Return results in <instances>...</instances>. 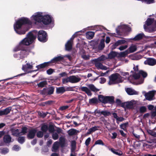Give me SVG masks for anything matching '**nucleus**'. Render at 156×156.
<instances>
[{"label":"nucleus","mask_w":156,"mask_h":156,"mask_svg":"<svg viewBox=\"0 0 156 156\" xmlns=\"http://www.w3.org/2000/svg\"><path fill=\"white\" fill-rule=\"evenodd\" d=\"M134 71V73L133 75V77L135 80H139L136 83V84H140L142 83L144 80V78L147 76V73L142 71L140 70L138 71V66H134L133 67Z\"/></svg>","instance_id":"nucleus-1"},{"label":"nucleus","mask_w":156,"mask_h":156,"mask_svg":"<svg viewBox=\"0 0 156 156\" xmlns=\"http://www.w3.org/2000/svg\"><path fill=\"white\" fill-rule=\"evenodd\" d=\"M26 23L31 24V22L26 18H22L16 21L14 26V30L16 32L20 34H24L25 33L26 31H18L16 30L20 28L22 25Z\"/></svg>","instance_id":"nucleus-2"},{"label":"nucleus","mask_w":156,"mask_h":156,"mask_svg":"<svg viewBox=\"0 0 156 156\" xmlns=\"http://www.w3.org/2000/svg\"><path fill=\"white\" fill-rule=\"evenodd\" d=\"M109 80L108 84L112 85L122 82L123 80L120 75L118 73L112 74L109 76Z\"/></svg>","instance_id":"nucleus-3"},{"label":"nucleus","mask_w":156,"mask_h":156,"mask_svg":"<svg viewBox=\"0 0 156 156\" xmlns=\"http://www.w3.org/2000/svg\"><path fill=\"white\" fill-rule=\"evenodd\" d=\"M36 38V37L32 33H30L28 34L27 37L25 38L20 42V45L21 44L22 46L23 45H29L33 42Z\"/></svg>","instance_id":"nucleus-4"},{"label":"nucleus","mask_w":156,"mask_h":156,"mask_svg":"<svg viewBox=\"0 0 156 156\" xmlns=\"http://www.w3.org/2000/svg\"><path fill=\"white\" fill-rule=\"evenodd\" d=\"M139 104V102L137 101L132 100L123 103L122 106L126 109H133L136 105Z\"/></svg>","instance_id":"nucleus-5"},{"label":"nucleus","mask_w":156,"mask_h":156,"mask_svg":"<svg viewBox=\"0 0 156 156\" xmlns=\"http://www.w3.org/2000/svg\"><path fill=\"white\" fill-rule=\"evenodd\" d=\"M80 80L81 78L78 76H72L63 79L62 82L64 83L69 82L72 83H76L80 81Z\"/></svg>","instance_id":"nucleus-6"},{"label":"nucleus","mask_w":156,"mask_h":156,"mask_svg":"<svg viewBox=\"0 0 156 156\" xmlns=\"http://www.w3.org/2000/svg\"><path fill=\"white\" fill-rule=\"evenodd\" d=\"M33 64L32 63V62H31L30 63H27L26 65H23L22 68V69L24 71V72H25V73L20 74L18 75L17 76L24 75L27 73H29L33 72V71H27V69H32L33 67V66L32 65Z\"/></svg>","instance_id":"nucleus-7"},{"label":"nucleus","mask_w":156,"mask_h":156,"mask_svg":"<svg viewBox=\"0 0 156 156\" xmlns=\"http://www.w3.org/2000/svg\"><path fill=\"white\" fill-rule=\"evenodd\" d=\"M43 16L42 13L37 12L32 16L31 19L35 22H42Z\"/></svg>","instance_id":"nucleus-8"},{"label":"nucleus","mask_w":156,"mask_h":156,"mask_svg":"<svg viewBox=\"0 0 156 156\" xmlns=\"http://www.w3.org/2000/svg\"><path fill=\"white\" fill-rule=\"evenodd\" d=\"M147 26H149L152 24V27L150 30V32H153L156 31V21H154L153 19H148L146 22Z\"/></svg>","instance_id":"nucleus-9"},{"label":"nucleus","mask_w":156,"mask_h":156,"mask_svg":"<svg viewBox=\"0 0 156 156\" xmlns=\"http://www.w3.org/2000/svg\"><path fill=\"white\" fill-rule=\"evenodd\" d=\"M46 36V33L44 31L41 30L39 31L38 38L39 41L46 42L47 41Z\"/></svg>","instance_id":"nucleus-10"},{"label":"nucleus","mask_w":156,"mask_h":156,"mask_svg":"<svg viewBox=\"0 0 156 156\" xmlns=\"http://www.w3.org/2000/svg\"><path fill=\"white\" fill-rule=\"evenodd\" d=\"M59 59H52L51 61L47 62H44L40 65L36 66V67L37 68V69L43 68L46 66H48L50 64H53L58 61Z\"/></svg>","instance_id":"nucleus-11"},{"label":"nucleus","mask_w":156,"mask_h":156,"mask_svg":"<svg viewBox=\"0 0 156 156\" xmlns=\"http://www.w3.org/2000/svg\"><path fill=\"white\" fill-rule=\"evenodd\" d=\"M155 91H150L149 92L145 94V96L146 99L149 101H151L154 99V95Z\"/></svg>","instance_id":"nucleus-12"},{"label":"nucleus","mask_w":156,"mask_h":156,"mask_svg":"<svg viewBox=\"0 0 156 156\" xmlns=\"http://www.w3.org/2000/svg\"><path fill=\"white\" fill-rule=\"evenodd\" d=\"M51 21V17L48 15H44L43 16L42 22L44 24H49Z\"/></svg>","instance_id":"nucleus-13"},{"label":"nucleus","mask_w":156,"mask_h":156,"mask_svg":"<svg viewBox=\"0 0 156 156\" xmlns=\"http://www.w3.org/2000/svg\"><path fill=\"white\" fill-rule=\"evenodd\" d=\"M144 63L145 65L152 66L156 64V60L155 59H147Z\"/></svg>","instance_id":"nucleus-14"},{"label":"nucleus","mask_w":156,"mask_h":156,"mask_svg":"<svg viewBox=\"0 0 156 156\" xmlns=\"http://www.w3.org/2000/svg\"><path fill=\"white\" fill-rule=\"evenodd\" d=\"M29 52V50L28 48L26 49H22L20 55L21 58H26Z\"/></svg>","instance_id":"nucleus-15"},{"label":"nucleus","mask_w":156,"mask_h":156,"mask_svg":"<svg viewBox=\"0 0 156 156\" xmlns=\"http://www.w3.org/2000/svg\"><path fill=\"white\" fill-rule=\"evenodd\" d=\"M126 90L128 94L129 95H137L138 92L130 88H128L126 89Z\"/></svg>","instance_id":"nucleus-16"},{"label":"nucleus","mask_w":156,"mask_h":156,"mask_svg":"<svg viewBox=\"0 0 156 156\" xmlns=\"http://www.w3.org/2000/svg\"><path fill=\"white\" fill-rule=\"evenodd\" d=\"M36 132V130L35 129H34L30 130L28 134L27 135L28 138L29 139L33 138L35 135Z\"/></svg>","instance_id":"nucleus-17"},{"label":"nucleus","mask_w":156,"mask_h":156,"mask_svg":"<svg viewBox=\"0 0 156 156\" xmlns=\"http://www.w3.org/2000/svg\"><path fill=\"white\" fill-rule=\"evenodd\" d=\"M72 41L70 39L65 44L66 49L69 51L71 49L72 47Z\"/></svg>","instance_id":"nucleus-18"},{"label":"nucleus","mask_w":156,"mask_h":156,"mask_svg":"<svg viewBox=\"0 0 156 156\" xmlns=\"http://www.w3.org/2000/svg\"><path fill=\"white\" fill-rule=\"evenodd\" d=\"M108 57L109 58H112L118 57V53L112 51L109 53L108 55Z\"/></svg>","instance_id":"nucleus-19"},{"label":"nucleus","mask_w":156,"mask_h":156,"mask_svg":"<svg viewBox=\"0 0 156 156\" xmlns=\"http://www.w3.org/2000/svg\"><path fill=\"white\" fill-rule=\"evenodd\" d=\"M126 42L124 40H118L113 45V48H115L117 46L125 43Z\"/></svg>","instance_id":"nucleus-20"},{"label":"nucleus","mask_w":156,"mask_h":156,"mask_svg":"<svg viewBox=\"0 0 156 156\" xmlns=\"http://www.w3.org/2000/svg\"><path fill=\"white\" fill-rule=\"evenodd\" d=\"M12 134L13 136H20V131L17 129H13L11 130Z\"/></svg>","instance_id":"nucleus-21"},{"label":"nucleus","mask_w":156,"mask_h":156,"mask_svg":"<svg viewBox=\"0 0 156 156\" xmlns=\"http://www.w3.org/2000/svg\"><path fill=\"white\" fill-rule=\"evenodd\" d=\"M81 90L86 93L88 96H91L92 94L90 90L87 87H82Z\"/></svg>","instance_id":"nucleus-22"},{"label":"nucleus","mask_w":156,"mask_h":156,"mask_svg":"<svg viewBox=\"0 0 156 156\" xmlns=\"http://www.w3.org/2000/svg\"><path fill=\"white\" fill-rule=\"evenodd\" d=\"M94 32L92 31H88L86 34L87 38L89 39H92L94 37Z\"/></svg>","instance_id":"nucleus-23"},{"label":"nucleus","mask_w":156,"mask_h":156,"mask_svg":"<svg viewBox=\"0 0 156 156\" xmlns=\"http://www.w3.org/2000/svg\"><path fill=\"white\" fill-rule=\"evenodd\" d=\"M137 49L136 46L134 44L131 45L127 50L129 53L133 52L136 51Z\"/></svg>","instance_id":"nucleus-24"},{"label":"nucleus","mask_w":156,"mask_h":156,"mask_svg":"<svg viewBox=\"0 0 156 156\" xmlns=\"http://www.w3.org/2000/svg\"><path fill=\"white\" fill-rule=\"evenodd\" d=\"M12 138L9 135H5L3 138L4 142L6 143H9L12 141Z\"/></svg>","instance_id":"nucleus-25"},{"label":"nucleus","mask_w":156,"mask_h":156,"mask_svg":"<svg viewBox=\"0 0 156 156\" xmlns=\"http://www.w3.org/2000/svg\"><path fill=\"white\" fill-rule=\"evenodd\" d=\"M95 66L101 69L106 70L107 69V68L103 66L101 63L100 62H97L95 63Z\"/></svg>","instance_id":"nucleus-26"},{"label":"nucleus","mask_w":156,"mask_h":156,"mask_svg":"<svg viewBox=\"0 0 156 156\" xmlns=\"http://www.w3.org/2000/svg\"><path fill=\"white\" fill-rule=\"evenodd\" d=\"M144 34L140 33L136 35L133 39V40L135 41H138L144 37Z\"/></svg>","instance_id":"nucleus-27"},{"label":"nucleus","mask_w":156,"mask_h":156,"mask_svg":"<svg viewBox=\"0 0 156 156\" xmlns=\"http://www.w3.org/2000/svg\"><path fill=\"white\" fill-rule=\"evenodd\" d=\"M59 146V143L58 142H56L53 144L52 151L53 152H55L58 149Z\"/></svg>","instance_id":"nucleus-28"},{"label":"nucleus","mask_w":156,"mask_h":156,"mask_svg":"<svg viewBox=\"0 0 156 156\" xmlns=\"http://www.w3.org/2000/svg\"><path fill=\"white\" fill-rule=\"evenodd\" d=\"M129 53L128 50H127L125 51L121 52L120 53H118V57H125Z\"/></svg>","instance_id":"nucleus-29"},{"label":"nucleus","mask_w":156,"mask_h":156,"mask_svg":"<svg viewBox=\"0 0 156 156\" xmlns=\"http://www.w3.org/2000/svg\"><path fill=\"white\" fill-rule=\"evenodd\" d=\"M87 87L92 91L94 92H97L99 90L95 86L92 84H90L87 85Z\"/></svg>","instance_id":"nucleus-30"},{"label":"nucleus","mask_w":156,"mask_h":156,"mask_svg":"<svg viewBox=\"0 0 156 156\" xmlns=\"http://www.w3.org/2000/svg\"><path fill=\"white\" fill-rule=\"evenodd\" d=\"M99 128L98 126H94L92 127L89 129L87 132L88 134H90L92 132H94L98 129V128Z\"/></svg>","instance_id":"nucleus-31"},{"label":"nucleus","mask_w":156,"mask_h":156,"mask_svg":"<svg viewBox=\"0 0 156 156\" xmlns=\"http://www.w3.org/2000/svg\"><path fill=\"white\" fill-rule=\"evenodd\" d=\"M98 99L100 101L103 103H106V96L100 95L98 96Z\"/></svg>","instance_id":"nucleus-32"},{"label":"nucleus","mask_w":156,"mask_h":156,"mask_svg":"<svg viewBox=\"0 0 156 156\" xmlns=\"http://www.w3.org/2000/svg\"><path fill=\"white\" fill-rule=\"evenodd\" d=\"M111 151L114 154L119 155H120L122 154V152L118 150H116L113 148H112L111 149Z\"/></svg>","instance_id":"nucleus-33"},{"label":"nucleus","mask_w":156,"mask_h":156,"mask_svg":"<svg viewBox=\"0 0 156 156\" xmlns=\"http://www.w3.org/2000/svg\"><path fill=\"white\" fill-rule=\"evenodd\" d=\"M104 41L102 40L101 41L100 43L98 45V49L99 50H101L104 48Z\"/></svg>","instance_id":"nucleus-34"},{"label":"nucleus","mask_w":156,"mask_h":156,"mask_svg":"<svg viewBox=\"0 0 156 156\" xmlns=\"http://www.w3.org/2000/svg\"><path fill=\"white\" fill-rule=\"evenodd\" d=\"M106 103H112L114 102V98L113 97L106 96Z\"/></svg>","instance_id":"nucleus-35"},{"label":"nucleus","mask_w":156,"mask_h":156,"mask_svg":"<svg viewBox=\"0 0 156 156\" xmlns=\"http://www.w3.org/2000/svg\"><path fill=\"white\" fill-rule=\"evenodd\" d=\"M65 88L63 87H59L56 88V92L58 94L62 93L65 91Z\"/></svg>","instance_id":"nucleus-36"},{"label":"nucleus","mask_w":156,"mask_h":156,"mask_svg":"<svg viewBox=\"0 0 156 156\" xmlns=\"http://www.w3.org/2000/svg\"><path fill=\"white\" fill-rule=\"evenodd\" d=\"M22 45L21 44L20 45V43L19 45L18 46H16V47L13 49V51L14 52H16L17 51H20V50H22V49L23 48Z\"/></svg>","instance_id":"nucleus-37"},{"label":"nucleus","mask_w":156,"mask_h":156,"mask_svg":"<svg viewBox=\"0 0 156 156\" xmlns=\"http://www.w3.org/2000/svg\"><path fill=\"white\" fill-rule=\"evenodd\" d=\"M67 132L69 135L72 136L75 135L76 133V130L72 129L68 131Z\"/></svg>","instance_id":"nucleus-38"},{"label":"nucleus","mask_w":156,"mask_h":156,"mask_svg":"<svg viewBox=\"0 0 156 156\" xmlns=\"http://www.w3.org/2000/svg\"><path fill=\"white\" fill-rule=\"evenodd\" d=\"M27 131V128L25 127H23L22 128L21 131H20V136L25 134Z\"/></svg>","instance_id":"nucleus-39"},{"label":"nucleus","mask_w":156,"mask_h":156,"mask_svg":"<svg viewBox=\"0 0 156 156\" xmlns=\"http://www.w3.org/2000/svg\"><path fill=\"white\" fill-rule=\"evenodd\" d=\"M98 102V100L96 98H94L89 100V103L91 104H96Z\"/></svg>","instance_id":"nucleus-40"},{"label":"nucleus","mask_w":156,"mask_h":156,"mask_svg":"<svg viewBox=\"0 0 156 156\" xmlns=\"http://www.w3.org/2000/svg\"><path fill=\"white\" fill-rule=\"evenodd\" d=\"M128 125V122L123 123L120 125V128L126 131V127Z\"/></svg>","instance_id":"nucleus-41"},{"label":"nucleus","mask_w":156,"mask_h":156,"mask_svg":"<svg viewBox=\"0 0 156 156\" xmlns=\"http://www.w3.org/2000/svg\"><path fill=\"white\" fill-rule=\"evenodd\" d=\"M1 152L2 154H5L9 152V150L7 148H4L1 149Z\"/></svg>","instance_id":"nucleus-42"},{"label":"nucleus","mask_w":156,"mask_h":156,"mask_svg":"<svg viewBox=\"0 0 156 156\" xmlns=\"http://www.w3.org/2000/svg\"><path fill=\"white\" fill-rule=\"evenodd\" d=\"M46 82L45 81H43L40 82L39 83L37 84L38 86L40 87H43L46 84Z\"/></svg>","instance_id":"nucleus-43"},{"label":"nucleus","mask_w":156,"mask_h":156,"mask_svg":"<svg viewBox=\"0 0 156 156\" xmlns=\"http://www.w3.org/2000/svg\"><path fill=\"white\" fill-rule=\"evenodd\" d=\"M94 115L97 116H99L101 115L102 114V111L100 110H95L94 112Z\"/></svg>","instance_id":"nucleus-44"},{"label":"nucleus","mask_w":156,"mask_h":156,"mask_svg":"<svg viewBox=\"0 0 156 156\" xmlns=\"http://www.w3.org/2000/svg\"><path fill=\"white\" fill-rule=\"evenodd\" d=\"M11 110V108L10 107L7 108L3 110L5 115L9 113Z\"/></svg>","instance_id":"nucleus-45"},{"label":"nucleus","mask_w":156,"mask_h":156,"mask_svg":"<svg viewBox=\"0 0 156 156\" xmlns=\"http://www.w3.org/2000/svg\"><path fill=\"white\" fill-rule=\"evenodd\" d=\"M71 57L69 55H66L64 56H62V55H59L55 58H70Z\"/></svg>","instance_id":"nucleus-46"},{"label":"nucleus","mask_w":156,"mask_h":156,"mask_svg":"<svg viewBox=\"0 0 156 156\" xmlns=\"http://www.w3.org/2000/svg\"><path fill=\"white\" fill-rule=\"evenodd\" d=\"M146 108L144 106L141 107L140 108L139 110L141 113H144L146 111Z\"/></svg>","instance_id":"nucleus-47"},{"label":"nucleus","mask_w":156,"mask_h":156,"mask_svg":"<svg viewBox=\"0 0 156 156\" xmlns=\"http://www.w3.org/2000/svg\"><path fill=\"white\" fill-rule=\"evenodd\" d=\"M18 141L20 144H23L25 141V139L23 137H20L18 138Z\"/></svg>","instance_id":"nucleus-48"},{"label":"nucleus","mask_w":156,"mask_h":156,"mask_svg":"<svg viewBox=\"0 0 156 156\" xmlns=\"http://www.w3.org/2000/svg\"><path fill=\"white\" fill-rule=\"evenodd\" d=\"M97 144L101 145H104V144L103 143L102 141L100 140H99L96 141L94 145Z\"/></svg>","instance_id":"nucleus-49"},{"label":"nucleus","mask_w":156,"mask_h":156,"mask_svg":"<svg viewBox=\"0 0 156 156\" xmlns=\"http://www.w3.org/2000/svg\"><path fill=\"white\" fill-rule=\"evenodd\" d=\"M54 90V88L52 87L49 88L48 90V93L49 94H53Z\"/></svg>","instance_id":"nucleus-50"},{"label":"nucleus","mask_w":156,"mask_h":156,"mask_svg":"<svg viewBox=\"0 0 156 156\" xmlns=\"http://www.w3.org/2000/svg\"><path fill=\"white\" fill-rule=\"evenodd\" d=\"M48 129V126L47 125H43L41 127V130L43 132H46Z\"/></svg>","instance_id":"nucleus-51"},{"label":"nucleus","mask_w":156,"mask_h":156,"mask_svg":"<svg viewBox=\"0 0 156 156\" xmlns=\"http://www.w3.org/2000/svg\"><path fill=\"white\" fill-rule=\"evenodd\" d=\"M104 116H108L110 115V113L109 112L106 111H102V114Z\"/></svg>","instance_id":"nucleus-52"},{"label":"nucleus","mask_w":156,"mask_h":156,"mask_svg":"<svg viewBox=\"0 0 156 156\" xmlns=\"http://www.w3.org/2000/svg\"><path fill=\"white\" fill-rule=\"evenodd\" d=\"M20 149V147L16 145H14L12 147V150L16 151H18Z\"/></svg>","instance_id":"nucleus-53"},{"label":"nucleus","mask_w":156,"mask_h":156,"mask_svg":"<svg viewBox=\"0 0 156 156\" xmlns=\"http://www.w3.org/2000/svg\"><path fill=\"white\" fill-rule=\"evenodd\" d=\"M52 138L55 140H57L58 139V135L56 133H54L52 135Z\"/></svg>","instance_id":"nucleus-54"},{"label":"nucleus","mask_w":156,"mask_h":156,"mask_svg":"<svg viewBox=\"0 0 156 156\" xmlns=\"http://www.w3.org/2000/svg\"><path fill=\"white\" fill-rule=\"evenodd\" d=\"M148 133L154 137H156V133L151 130H149L148 131Z\"/></svg>","instance_id":"nucleus-55"},{"label":"nucleus","mask_w":156,"mask_h":156,"mask_svg":"<svg viewBox=\"0 0 156 156\" xmlns=\"http://www.w3.org/2000/svg\"><path fill=\"white\" fill-rule=\"evenodd\" d=\"M91 141V138L90 137H88L85 141V144L86 146H88Z\"/></svg>","instance_id":"nucleus-56"},{"label":"nucleus","mask_w":156,"mask_h":156,"mask_svg":"<svg viewBox=\"0 0 156 156\" xmlns=\"http://www.w3.org/2000/svg\"><path fill=\"white\" fill-rule=\"evenodd\" d=\"M44 134L41 131H39L37 133V136L38 137H41L43 136Z\"/></svg>","instance_id":"nucleus-57"},{"label":"nucleus","mask_w":156,"mask_h":156,"mask_svg":"<svg viewBox=\"0 0 156 156\" xmlns=\"http://www.w3.org/2000/svg\"><path fill=\"white\" fill-rule=\"evenodd\" d=\"M128 47V46L127 45H125L124 46H120L119 49L120 51L123 50L125 49H126Z\"/></svg>","instance_id":"nucleus-58"},{"label":"nucleus","mask_w":156,"mask_h":156,"mask_svg":"<svg viewBox=\"0 0 156 156\" xmlns=\"http://www.w3.org/2000/svg\"><path fill=\"white\" fill-rule=\"evenodd\" d=\"M68 107L69 106L68 105L63 106L60 107L59 109L61 111H63L68 108Z\"/></svg>","instance_id":"nucleus-59"},{"label":"nucleus","mask_w":156,"mask_h":156,"mask_svg":"<svg viewBox=\"0 0 156 156\" xmlns=\"http://www.w3.org/2000/svg\"><path fill=\"white\" fill-rule=\"evenodd\" d=\"M119 27V29L122 28L126 30L128 28V27L125 25H122L120 27Z\"/></svg>","instance_id":"nucleus-60"},{"label":"nucleus","mask_w":156,"mask_h":156,"mask_svg":"<svg viewBox=\"0 0 156 156\" xmlns=\"http://www.w3.org/2000/svg\"><path fill=\"white\" fill-rule=\"evenodd\" d=\"M53 69H49L47 71V73L48 75H51L53 73Z\"/></svg>","instance_id":"nucleus-61"},{"label":"nucleus","mask_w":156,"mask_h":156,"mask_svg":"<svg viewBox=\"0 0 156 156\" xmlns=\"http://www.w3.org/2000/svg\"><path fill=\"white\" fill-rule=\"evenodd\" d=\"M100 83H105L106 81V80L105 79V78H104V77H101L100 78Z\"/></svg>","instance_id":"nucleus-62"},{"label":"nucleus","mask_w":156,"mask_h":156,"mask_svg":"<svg viewBox=\"0 0 156 156\" xmlns=\"http://www.w3.org/2000/svg\"><path fill=\"white\" fill-rule=\"evenodd\" d=\"M112 135L111 137L112 139H114L116 137V136H117V134L115 132H114L112 133Z\"/></svg>","instance_id":"nucleus-63"},{"label":"nucleus","mask_w":156,"mask_h":156,"mask_svg":"<svg viewBox=\"0 0 156 156\" xmlns=\"http://www.w3.org/2000/svg\"><path fill=\"white\" fill-rule=\"evenodd\" d=\"M124 119L122 117H118L117 119L116 120L117 121H118L119 122H122L123 121Z\"/></svg>","instance_id":"nucleus-64"}]
</instances>
